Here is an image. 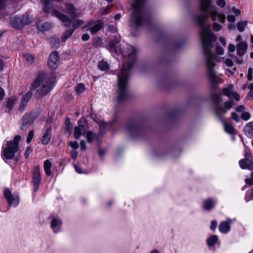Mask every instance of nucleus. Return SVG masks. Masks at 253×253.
Masks as SVG:
<instances>
[{"label":"nucleus","mask_w":253,"mask_h":253,"mask_svg":"<svg viewBox=\"0 0 253 253\" xmlns=\"http://www.w3.org/2000/svg\"><path fill=\"white\" fill-rule=\"evenodd\" d=\"M60 63L59 57L57 52H52L48 57V65L52 69H55Z\"/></svg>","instance_id":"2eb2a0df"},{"label":"nucleus","mask_w":253,"mask_h":253,"mask_svg":"<svg viewBox=\"0 0 253 253\" xmlns=\"http://www.w3.org/2000/svg\"><path fill=\"white\" fill-rule=\"evenodd\" d=\"M33 181L34 183V191L37 192L41 181L40 168L39 166L35 167L33 170Z\"/></svg>","instance_id":"ddd939ff"},{"label":"nucleus","mask_w":253,"mask_h":253,"mask_svg":"<svg viewBox=\"0 0 253 253\" xmlns=\"http://www.w3.org/2000/svg\"><path fill=\"white\" fill-rule=\"evenodd\" d=\"M224 129L225 131L231 134H234L235 132V130L234 128V127L230 124L224 123Z\"/></svg>","instance_id":"f704fd0d"},{"label":"nucleus","mask_w":253,"mask_h":253,"mask_svg":"<svg viewBox=\"0 0 253 253\" xmlns=\"http://www.w3.org/2000/svg\"><path fill=\"white\" fill-rule=\"evenodd\" d=\"M48 42L51 46L53 48H58L60 44L59 39L56 37H51L48 39Z\"/></svg>","instance_id":"c756f323"},{"label":"nucleus","mask_w":253,"mask_h":253,"mask_svg":"<svg viewBox=\"0 0 253 253\" xmlns=\"http://www.w3.org/2000/svg\"><path fill=\"white\" fill-rule=\"evenodd\" d=\"M145 0H134L132 4V13L130 18L129 24L131 27H140L145 19V13L143 10Z\"/></svg>","instance_id":"39448f33"},{"label":"nucleus","mask_w":253,"mask_h":253,"mask_svg":"<svg viewBox=\"0 0 253 253\" xmlns=\"http://www.w3.org/2000/svg\"><path fill=\"white\" fill-rule=\"evenodd\" d=\"M217 226V222L215 220H212L211 222V229L212 230H214Z\"/></svg>","instance_id":"680f3d73"},{"label":"nucleus","mask_w":253,"mask_h":253,"mask_svg":"<svg viewBox=\"0 0 253 253\" xmlns=\"http://www.w3.org/2000/svg\"><path fill=\"white\" fill-rule=\"evenodd\" d=\"M251 156L250 153L245 154V158L239 161V165L242 169H248L251 170L253 169V163L251 159Z\"/></svg>","instance_id":"4468645a"},{"label":"nucleus","mask_w":253,"mask_h":253,"mask_svg":"<svg viewBox=\"0 0 253 253\" xmlns=\"http://www.w3.org/2000/svg\"><path fill=\"white\" fill-rule=\"evenodd\" d=\"M51 27V24L47 22L43 23L42 24L38 25L37 26V29L41 32L48 30Z\"/></svg>","instance_id":"2f4dec72"},{"label":"nucleus","mask_w":253,"mask_h":253,"mask_svg":"<svg viewBox=\"0 0 253 253\" xmlns=\"http://www.w3.org/2000/svg\"><path fill=\"white\" fill-rule=\"evenodd\" d=\"M4 195L9 205L15 207L19 205L20 198L18 194H12L9 189L6 188L4 191Z\"/></svg>","instance_id":"9d476101"},{"label":"nucleus","mask_w":253,"mask_h":253,"mask_svg":"<svg viewBox=\"0 0 253 253\" xmlns=\"http://www.w3.org/2000/svg\"><path fill=\"white\" fill-rule=\"evenodd\" d=\"M21 139V136L16 135L13 140L7 141V146L2 151V156L6 160L12 159L19 150V144Z\"/></svg>","instance_id":"0eeeda50"},{"label":"nucleus","mask_w":253,"mask_h":253,"mask_svg":"<svg viewBox=\"0 0 253 253\" xmlns=\"http://www.w3.org/2000/svg\"><path fill=\"white\" fill-rule=\"evenodd\" d=\"M241 117L243 120L248 121L250 119L251 115L249 112H243L241 114Z\"/></svg>","instance_id":"a19ab883"},{"label":"nucleus","mask_w":253,"mask_h":253,"mask_svg":"<svg viewBox=\"0 0 253 253\" xmlns=\"http://www.w3.org/2000/svg\"><path fill=\"white\" fill-rule=\"evenodd\" d=\"M78 152L76 150H73L71 152V157L73 159L75 160L78 157Z\"/></svg>","instance_id":"4d7b16f0"},{"label":"nucleus","mask_w":253,"mask_h":253,"mask_svg":"<svg viewBox=\"0 0 253 253\" xmlns=\"http://www.w3.org/2000/svg\"><path fill=\"white\" fill-rule=\"evenodd\" d=\"M89 35L88 34L85 33L82 35V39L83 41H87L89 39Z\"/></svg>","instance_id":"0e129e2a"},{"label":"nucleus","mask_w":253,"mask_h":253,"mask_svg":"<svg viewBox=\"0 0 253 253\" xmlns=\"http://www.w3.org/2000/svg\"><path fill=\"white\" fill-rule=\"evenodd\" d=\"M228 49L229 51L233 52L235 50V46L233 44L230 43L228 45Z\"/></svg>","instance_id":"13d9d810"},{"label":"nucleus","mask_w":253,"mask_h":253,"mask_svg":"<svg viewBox=\"0 0 253 253\" xmlns=\"http://www.w3.org/2000/svg\"><path fill=\"white\" fill-rule=\"evenodd\" d=\"M7 0H0V10L4 9L6 6Z\"/></svg>","instance_id":"de8ad7c7"},{"label":"nucleus","mask_w":253,"mask_h":253,"mask_svg":"<svg viewBox=\"0 0 253 253\" xmlns=\"http://www.w3.org/2000/svg\"><path fill=\"white\" fill-rule=\"evenodd\" d=\"M103 24V23L101 21H97L93 26L90 28L91 34L94 35L99 31L102 28Z\"/></svg>","instance_id":"393cba45"},{"label":"nucleus","mask_w":253,"mask_h":253,"mask_svg":"<svg viewBox=\"0 0 253 253\" xmlns=\"http://www.w3.org/2000/svg\"><path fill=\"white\" fill-rule=\"evenodd\" d=\"M248 48L246 42H239L237 45V53L239 56L242 57L246 53Z\"/></svg>","instance_id":"412c9836"},{"label":"nucleus","mask_w":253,"mask_h":253,"mask_svg":"<svg viewBox=\"0 0 253 253\" xmlns=\"http://www.w3.org/2000/svg\"><path fill=\"white\" fill-rule=\"evenodd\" d=\"M245 133L249 137L253 136V122L249 123L245 128Z\"/></svg>","instance_id":"c85d7f7f"},{"label":"nucleus","mask_w":253,"mask_h":253,"mask_svg":"<svg viewBox=\"0 0 253 253\" xmlns=\"http://www.w3.org/2000/svg\"><path fill=\"white\" fill-rule=\"evenodd\" d=\"M129 53L124 58L123 66L118 75V89L117 100L119 103L124 102L128 97V82L130 71L136 59V49L132 46L128 47Z\"/></svg>","instance_id":"f03ea898"},{"label":"nucleus","mask_w":253,"mask_h":253,"mask_svg":"<svg viewBox=\"0 0 253 253\" xmlns=\"http://www.w3.org/2000/svg\"><path fill=\"white\" fill-rule=\"evenodd\" d=\"M51 89L49 79L43 74L38 75L31 87V90L35 91L34 96L36 98L45 96Z\"/></svg>","instance_id":"20e7f679"},{"label":"nucleus","mask_w":253,"mask_h":253,"mask_svg":"<svg viewBox=\"0 0 253 253\" xmlns=\"http://www.w3.org/2000/svg\"><path fill=\"white\" fill-rule=\"evenodd\" d=\"M24 57L25 60L30 64H32L34 62V57L32 54L26 53L24 54Z\"/></svg>","instance_id":"4c0bfd02"},{"label":"nucleus","mask_w":253,"mask_h":253,"mask_svg":"<svg viewBox=\"0 0 253 253\" xmlns=\"http://www.w3.org/2000/svg\"><path fill=\"white\" fill-rule=\"evenodd\" d=\"M66 129L69 131H71L73 128L72 124L70 122L69 118H67L65 122Z\"/></svg>","instance_id":"ea45409f"},{"label":"nucleus","mask_w":253,"mask_h":253,"mask_svg":"<svg viewBox=\"0 0 253 253\" xmlns=\"http://www.w3.org/2000/svg\"><path fill=\"white\" fill-rule=\"evenodd\" d=\"M120 39L119 38H116L115 40H113L110 43L109 50L111 52L116 53H121L122 52V49L117 48L116 45V44L120 42Z\"/></svg>","instance_id":"4be33fe9"},{"label":"nucleus","mask_w":253,"mask_h":253,"mask_svg":"<svg viewBox=\"0 0 253 253\" xmlns=\"http://www.w3.org/2000/svg\"><path fill=\"white\" fill-rule=\"evenodd\" d=\"M84 89V85L83 84H79L75 87V90L78 94L83 92Z\"/></svg>","instance_id":"58836bf2"},{"label":"nucleus","mask_w":253,"mask_h":253,"mask_svg":"<svg viewBox=\"0 0 253 253\" xmlns=\"http://www.w3.org/2000/svg\"><path fill=\"white\" fill-rule=\"evenodd\" d=\"M236 59V62L238 64H243L244 63V61L242 58V57L239 56V57H237L236 56L234 57Z\"/></svg>","instance_id":"8fccbe9b"},{"label":"nucleus","mask_w":253,"mask_h":253,"mask_svg":"<svg viewBox=\"0 0 253 253\" xmlns=\"http://www.w3.org/2000/svg\"><path fill=\"white\" fill-rule=\"evenodd\" d=\"M215 203L216 201H214L211 199H209L204 202L203 208L207 211H210L214 207Z\"/></svg>","instance_id":"b1692460"},{"label":"nucleus","mask_w":253,"mask_h":253,"mask_svg":"<svg viewBox=\"0 0 253 253\" xmlns=\"http://www.w3.org/2000/svg\"><path fill=\"white\" fill-rule=\"evenodd\" d=\"M35 121V119L31 114H26L22 119V124L21 129L26 130L28 126L32 124Z\"/></svg>","instance_id":"dca6fc26"},{"label":"nucleus","mask_w":253,"mask_h":253,"mask_svg":"<svg viewBox=\"0 0 253 253\" xmlns=\"http://www.w3.org/2000/svg\"><path fill=\"white\" fill-rule=\"evenodd\" d=\"M81 149L82 150H85L87 149L86 142L84 140H81L80 142Z\"/></svg>","instance_id":"603ef678"},{"label":"nucleus","mask_w":253,"mask_h":253,"mask_svg":"<svg viewBox=\"0 0 253 253\" xmlns=\"http://www.w3.org/2000/svg\"><path fill=\"white\" fill-rule=\"evenodd\" d=\"M51 167L52 163L48 160H46L44 162L43 168L45 174L47 176H50L51 175V172L50 170Z\"/></svg>","instance_id":"cd10ccee"},{"label":"nucleus","mask_w":253,"mask_h":253,"mask_svg":"<svg viewBox=\"0 0 253 253\" xmlns=\"http://www.w3.org/2000/svg\"><path fill=\"white\" fill-rule=\"evenodd\" d=\"M94 21H92V20H90L88 22V23H87V24L86 25H85L83 28L84 29H87V28H88L89 27L91 26V25H94L95 23H94Z\"/></svg>","instance_id":"774afa93"},{"label":"nucleus","mask_w":253,"mask_h":253,"mask_svg":"<svg viewBox=\"0 0 253 253\" xmlns=\"http://www.w3.org/2000/svg\"><path fill=\"white\" fill-rule=\"evenodd\" d=\"M5 95V92L3 88L0 87V100L3 99Z\"/></svg>","instance_id":"69168bd1"},{"label":"nucleus","mask_w":253,"mask_h":253,"mask_svg":"<svg viewBox=\"0 0 253 253\" xmlns=\"http://www.w3.org/2000/svg\"><path fill=\"white\" fill-rule=\"evenodd\" d=\"M74 30H72V29L67 30L66 32H65L62 34L61 37L62 42H65L68 38L72 36Z\"/></svg>","instance_id":"72a5a7b5"},{"label":"nucleus","mask_w":253,"mask_h":253,"mask_svg":"<svg viewBox=\"0 0 253 253\" xmlns=\"http://www.w3.org/2000/svg\"><path fill=\"white\" fill-rule=\"evenodd\" d=\"M142 130V126L135 122L129 123L126 127L127 132L132 137L139 135Z\"/></svg>","instance_id":"f8f14e48"},{"label":"nucleus","mask_w":253,"mask_h":253,"mask_svg":"<svg viewBox=\"0 0 253 253\" xmlns=\"http://www.w3.org/2000/svg\"><path fill=\"white\" fill-rule=\"evenodd\" d=\"M232 222L231 219H228L227 221H222L219 226V230L222 233H227L230 230V224Z\"/></svg>","instance_id":"aec40b11"},{"label":"nucleus","mask_w":253,"mask_h":253,"mask_svg":"<svg viewBox=\"0 0 253 253\" xmlns=\"http://www.w3.org/2000/svg\"><path fill=\"white\" fill-rule=\"evenodd\" d=\"M32 149L30 147H28L26 150V152L25 153V157H26V158H28L30 155L31 154V153H32Z\"/></svg>","instance_id":"864d4df0"},{"label":"nucleus","mask_w":253,"mask_h":253,"mask_svg":"<svg viewBox=\"0 0 253 253\" xmlns=\"http://www.w3.org/2000/svg\"><path fill=\"white\" fill-rule=\"evenodd\" d=\"M245 110V107L243 105H239L236 108V110L238 112H242Z\"/></svg>","instance_id":"338daca9"},{"label":"nucleus","mask_w":253,"mask_h":253,"mask_svg":"<svg viewBox=\"0 0 253 253\" xmlns=\"http://www.w3.org/2000/svg\"><path fill=\"white\" fill-rule=\"evenodd\" d=\"M98 68L102 71H107L109 69V64L107 62L102 61L98 63Z\"/></svg>","instance_id":"e433bc0d"},{"label":"nucleus","mask_w":253,"mask_h":253,"mask_svg":"<svg viewBox=\"0 0 253 253\" xmlns=\"http://www.w3.org/2000/svg\"><path fill=\"white\" fill-rule=\"evenodd\" d=\"M52 129L51 127H47L45 130L42 139V143L43 145L48 143L51 139Z\"/></svg>","instance_id":"5701e85b"},{"label":"nucleus","mask_w":253,"mask_h":253,"mask_svg":"<svg viewBox=\"0 0 253 253\" xmlns=\"http://www.w3.org/2000/svg\"><path fill=\"white\" fill-rule=\"evenodd\" d=\"M109 31L112 33H115L117 31V28L113 25H110L108 26Z\"/></svg>","instance_id":"052dcab7"},{"label":"nucleus","mask_w":253,"mask_h":253,"mask_svg":"<svg viewBox=\"0 0 253 253\" xmlns=\"http://www.w3.org/2000/svg\"><path fill=\"white\" fill-rule=\"evenodd\" d=\"M227 19L229 22H234L236 20L235 17L232 15H229L227 16Z\"/></svg>","instance_id":"bf43d9fd"},{"label":"nucleus","mask_w":253,"mask_h":253,"mask_svg":"<svg viewBox=\"0 0 253 253\" xmlns=\"http://www.w3.org/2000/svg\"><path fill=\"white\" fill-rule=\"evenodd\" d=\"M221 26L217 23V22H214L213 24V30L215 31H219L221 29Z\"/></svg>","instance_id":"a18cd8bd"},{"label":"nucleus","mask_w":253,"mask_h":253,"mask_svg":"<svg viewBox=\"0 0 253 253\" xmlns=\"http://www.w3.org/2000/svg\"><path fill=\"white\" fill-rule=\"evenodd\" d=\"M218 240L217 236L213 235L207 240V244L209 247H211L215 244Z\"/></svg>","instance_id":"7c9ffc66"},{"label":"nucleus","mask_w":253,"mask_h":253,"mask_svg":"<svg viewBox=\"0 0 253 253\" xmlns=\"http://www.w3.org/2000/svg\"><path fill=\"white\" fill-rule=\"evenodd\" d=\"M31 20L27 15H24L21 17H13L10 21V25L15 29H20L29 24Z\"/></svg>","instance_id":"1a4fd4ad"},{"label":"nucleus","mask_w":253,"mask_h":253,"mask_svg":"<svg viewBox=\"0 0 253 253\" xmlns=\"http://www.w3.org/2000/svg\"><path fill=\"white\" fill-rule=\"evenodd\" d=\"M62 223L61 220L59 218L54 217L52 219L50 226L54 233H57L59 232Z\"/></svg>","instance_id":"6ab92c4d"},{"label":"nucleus","mask_w":253,"mask_h":253,"mask_svg":"<svg viewBox=\"0 0 253 253\" xmlns=\"http://www.w3.org/2000/svg\"><path fill=\"white\" fill-rule=\"evenodd\" d=\"M201 9L206 12L210 13L212 20L216 21L217 19L219 22L223 23L225 20V16L218 12L214 6H211V0H199Z\"/></svg>","instance_id":"423d86ee"},{"label":"nucleus","mask_w":253,"mask_h":253,"mask_svg":"<svg viewBox=\"0 0 253 253\" xmlns=\"http://www.w3.org/2000/svg\"><path fill=\"white\" fill-rule=\"evenodd\" d=\"M51 15L56 16L63 22L64 26L66 27L70 26V24L69 23H72V27L73 28L72 30H74V32L84 23V21L80 19L72 21L68 16L55 9L52 10Z\"/></svg>","instance_id":"6e6552de"},{"label":"nucleus","mask_w":253,"mask_h":253,"mask_svg":"<svg viewBox=\"0 0 253 253\" xmlns=\"http://www.w3.org/2000/svg\"><path fill=\"white\" fill-rule=\"evenodd\" d=\"M195 20L201 28L200 40L204 54L206 58L207 75L212 85L219 83V78L217 76L214 67L217 61V56L211 51L212 42L216 40L215 36L212 33L211 24L208 23L209 16L207 13L198 15Z\"/></svg>","instance_id":"f257e3e1"},{"label":"nucleus","mask_w":253,"mask_h":253,"mask_svg":"<svg viewBox=\"0 0 253 253\" xmlns=\"http://www.w3.org/2000/svg\"><path fill=\"white\" fill-rule=\"evenodd\" d=\"M224 63L225 65L229 67H231L233 66V61L229 58H227L224 60Z\"/></svg>","instance_id":"49530a36"},{"label":"nucleus","mask_w":253,"mask_h":253,"mask_svg":"<svg viewBox=\"0 0 253 253\" xmlns=\"http://www.w3.org/2000/svg\"><path fill=\"white\" fill-rule=\"evenodd\" d=\"M34 131H30L28 133V137H27V140H26L27 142L28 143H29L31 141V140H32V139L34 137Z\"/></svg>","instance_id":"c03bdc74"},{"label":"nucleus","mask_w":253,"mask_h":253,"mask_svg":"<svg viewBox=\"0 0 253 253\" xmlns=\"http://www.w3.org/2000/svg\"><path fill=\"white\" fill-rule=\"evenodd\" d=\"M246 182L249 185H253V173H252L251 178L246 179Z\"/></svg>","instance_id":"e2e57ef3"},{"label":"nucleus","mask_w":253,"mask_h":253,"mask_svg":"<svg viewBox=\"0 0 253 253\" xmlns=\"http://www.w3.org/2000/svg\"><path fill=\"white\" fill-rule=\"evenodd\" d=\"M86 129V120L84 118H82L80 120L78 126L74 128V136L75 138L79 139L81 135L84 134Z\"/></svg>","instance_id":"9b49d317"},{"label":"nucleus","mask_w":253,"mask_h":253,"mask_svg":"<svg viewBox=\"0 0 253 253\" xmlns=\"http://www.w3.org/2000/svg\"><path fill=\"white\" fill-rule=\"evenodd\" d=\"M223 94L227 96L230 100L226 101L224 103L223 107H220L219 104L222 101L221 95L213 93L212 95V100L214 103V113L217 117L221 120L223 115L226 114L233 106V98L237 101L240 100V96L237 92L233 91L232 85L228 84L227 86L222 90Z\"/></svg>","instance_id":"7ed1b4c3"},{"label":"nucleus","mask_w":253,"mask_h":253,"mask_svg":"<svg viewBox=\"0 0 253 253\" xmlns=\"http://www.w3.org/2000/svg\"><path fill=\"white\" fill-rule=\"evenodd\" d=\"M252 73H253V69L251 68H249L248 69V79L249 81H251L253 78L252 76Z\"/></svg>","instance_id":"6e6d98bb"},{"label":"nucleus","mask_w":253,"mask_h":253,"mask_svg":"<svg viewBox=\"0 0 253 253\" xmlns=\"http://www.w3.org/2000/svg\"><path fill=\"white\" fill-rule=\"evenodd\" d=\"M216 51L219 55H223L224 53V50L222 47L217 45L216 47Z\"/></svg>","instance_id":"09e8293b"},{"label":"nucleus","mask_w":253,"mask_h":253,"mask_svg":"<svg viewBox=\"0 0 253 253\" xmlns=\"http://www.w3.org/2000/svg\"><path fill=\"white\" fill-rule=\"evenodd\" d=\"M232 11L233 12V13L235 15V16H237L238 15H239L241 13V11L240 10L237 8L236 7H235V6H233L232 8Z\"/></svg>","instance_id":"3c124183"},{"label":"nucleus","mask_w":253,"mask_h":253,"mask_svg":"<svg viewBox=\"0 0 253 253\" xmlns=\"http://www.w3.org/2000/svg\"><path fill=\"white\" fill-rule=\"evenodd\" d=\"M226 1L225 0H217L216 4L220 8H224L226 5Z\"/></svg>","instance_id":"79ce46f5"},{"label":"nucleus","mask_w":253,"mask_h":253,"mask_svg":"<svg viewBox=\"0 0 253 253\" xmlns=\"http://www.w3.org/2000/svg\"><path fill=\"white\" fill-rule=\"evenodd\" d=\"M96 122V123L98 124L99 126V127H100V130L99 131V134H101L102 133H103V131L106 129V128H108L109 127V126H110L111 125V123H105L104 121L103 120H99V121H95Z\"/></svg>","instance_id":"bb28decb"},{"label":"nucleus","mask_w":253,"mask_h":253,"mask_svg":"<svg viewBox=\"0 0 253 253\" xmlns=\"http://www.w3.org/2000/svg\"><path fill=\"white\" fill-rule=\"evenodd\" d=\"M69 145L74 150H76L79 147L78 143L76 141H70Z\"/></svg>","instance_id":"37998d69"},{"label":"nucleus","mask_w":253,"mask_h":253,"mask_svg":"<svg viewBox=\"0 0 253 253\" xmlns=\"http://www.w3.org/2000/svg\"><path fill=\"white\" fill-rule=\"evenodd\" d=\"M67 13L72 18L76 19L79 17V14L77 12L75 6L71 3L64 4Z\"/></svg>","instance_id":"f3484780"},{"label":"nucleus","mask_w":253,"mask_h":253,"mask_svg":"<svg viewBox=\"0 0 253 253\" xmlns=\"http://www.w3.org/2000/svg\"><path fill=\"white\" fill-rule=\"evenodd\" d=\"M247 25L248 21L246 20L238 22L237 24V28L238 30L240 32H243Z\"/></svg>","instance_id":"473e14b6"},{"label":"nucleus","mask_w":253,"mask_h":253,"mask_svg":"<svg viewBox=\"0 0 253 253\" xmlns=\"http://www.w3.org/2000/svg\"><path fill=\"white\" fill-rule=\"evenodd\" d=\"M96 135L92 132L89 131H87L86 134V138L88 143H91L95 138Z\"/></svg>","instance_id":"c9c22d12"},{"label":"nucleus","mask_w":253,"mask_h":253,"mask_svg":"<svg viewBox=\"0 0 253 253\" xmlns=\"http://www.w3.org/2000/svg\"><path fill=\"white\" fill-rule=\"evenodd\" d=\"M32 95L33 93L31 91H28L23 95L19 108L20 112H23L24 111V108L27 105V103L32 97Z\"/></svg>","instance_id":"a211bd4d"},{"label":"nucleus","mask_w":253,"mask_h":253,"mask_svg":"<svg viewBox=\"0 0 253 253\" xmlns=\"http://www.w3.org/2000/svg\"><path fill=\"white\" fill-rule=\"evenodd\" d=\"M231 116H232V118L233 119H234V120H235L236 121H237V122L239 121L240 118H239V116H238V115L237 113H236L235 112H232L231 113Z\"/></svg>","instance_id":"5fc2aeb1"},{"label":"nucleus","mask_w":253,"mask_h":253,"mask_svg":"<svg viewBox=\"0 0 253 253\" xmlns=\"http://www.w3.org/2000/svg\"><path fill=\"white\" fill-rule=\"evenodd\" d=\"M16 100L17 98L14 96L10 97L7 99L6 107L8 109L7 111L8 113H10V111L13 109Z\"/></svg>","instance_id":"a878e982"}]
</instances>
